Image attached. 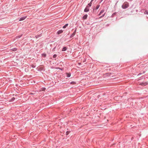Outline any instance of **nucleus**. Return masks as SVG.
<instances>
[{"instance_id":"6ab92c4d","label":"nucleus","mask_w":148,"mask_h":148,"mask_svg":"<svg viewBox=\"0 0 148 148\" xmlns=\"http://www.w3.org/2000/svg\"><path fill=\"white\" fill-rule=\"evenodd\" d=\"M40 37V35H36L35 36V37L36 38H38Z\"/></svg>"},{"instance_id":"20e7f679","label":"nucleus","mask_w":148,"mask_h":148,"mask_svg":"<svg viewBox=\"0 0 148 148\" xmlns=\"http://www.w3.org/2000/svg\"><path fill=\"white\" fill-rule=\"evenodd\" d=\"M147 82H142L140 83V84L142 86H146L147 84Z\"/></svg>"},{"instance_id":"cd10ccee","label":"nucleus","mask_w":148,"mask_h":148,"mask_svg":"<svg viewBox=\"0 0 148 148\" xmlns=\"http://www.w3.org/2000/svg\"><path fill=\"white\" fill-rule=\"evenodd\" d=\"M128 0L130 1H132V0Z\"/></svg>"},{"instance_id":"f8f14e48","label":"nucleus","mask_w":148,"mask_h":148,"mask_svg":"<svg viewBox=\"0 0 148 148\" xmlns=\"http://www.w3.org/2000/svg\"><path fill=\"white\" fill-rule=\"evenodd\" d=\"M104 12V10H101L100 12V13H99V15H101V13H103V12Z\"/></svg>"},{"instance_id":"1a4fd4ad","label":"nucleus","mask_w":148,"mask_h":148,"mask_svg":"<svg viewBox=\"0 0 148 148\" xmlns=\"http://www.w3.org/2000/svg\"><path fill=\"white\" fill-rule=\"evenodd\" d=\"M17 49L16 48H14L11 49V50L13 51H15L17 50Z\"/></svg>"},{"instance_id":"b1692460","label":"nucleus","mask_w":148,"mask_h":148,"mask_svg":"<svg viewBox=\"0 0 148 148\" xmlns=\"http://www.w3.org/2000/svg\"><path fill=\"white\" fill-rule=\"evenodd\" d=\"M43 55L45 57H46V54H43Z\"/></svg>"},{"instance_id":"f257e3e1","label":"nucleus","mask_w":148,"mask_h":148,"mask_svg":"<svg viewBox=\"0 0 148 148\" xmlns=\"http://www.w3.org/2000/svg\"><path fill=\"white\" fill-rule=\"evenodd\" d=\"M129 6V5L128 3L127 2H125L122 5V8L123 9H125L127 8Z\"/></svg>"},{"instance_id":"9d476101","label":"nucleus","mask_w":148,"mask_h":148,"mask_svg":"<svg viewBox=\"0 0 148 148\" xmlns=\"http://www.w3.org/2000/svg\"><path fill=\"white\" fill-rule=\"evenodd\" d=\"M68 25V24H65L63 27V28H66Z\"/></svg>"},{"instance_id":"f3484780","label":"nucleus","mask_w":148,"mask_h":148,"mask_svg":"<svg viewBox=\"0 0 148 148\" xmlns=\"http://www.w3.org/2000/svg\"><path fill=\"white\" fill-rule=\"evenodd\" d=\"M71 76V74L69 73H67V77H69Z\"/></svg>"},{"instance_id":"6e6552de","label":"nucleus","mask_w":148,"mask_h":148,"mask_svg":"<svg viewBox=\"0 0 148 148\" xmlns=\"http://www.w3.org/2000/svg\"><path fill=\"white\" fill-rule=\"evenodd\" d=\"M67 49V48L66 47H64L62 49V51H65Z\"/></svg>"},{"instance_id":"9b49d317","label":"nucleus","mask_w":148,"mask_h":148,"mask_svg":"<svg viewBox=\"0 0 148 148\" xmlns=\"http://www.w3.org/2000/svg\"><path fill=\"white\" fill-rule=\"evenodd\" d=\"M22 35L21 34L20 35L17 36L16 37V39L19 38H20V37H21L22 36Z\"/></svg>"},{"instance_id":"412c9836","label":"nucleus","mask_w":148,"mask_h":148,"mask_svg":"<svg viewBox=\"0 0 148 148\" xmlns=\"http://www.w3.org/2000/svg\"><path fill=\"white\" fill-rule=\"evenodd\" d=\"M144 13L145 14H148V12L147 11H145Z\"/></svg>"},{"instance_id":"0eeeda50","label":"nucleus","mask_w":148,"mask_h":148,"mask_svg":"<svg viewBox=\"0 0 148 148\" xmlns=\"http://www.w3.org/2000/svg\"><path fill=\"white\" fill-rule=\"evenodd\" d=\"M63 32V31L62 30H59L57 32L58 34H60L62 33Z\"/></svg>"},{"instance_id":"dca6fc26","label":"nucleus","mask_w":148,"mask_h":148,"mask_svg":"<svg viewBox=\"0 0 148 148\" xmlns=\"http://www.w3.org/2000/svg\"><path fill=\"white\" fill-rule=\"evenodd\" d=\"M57 56V55L56 54H54L53 56V58H55Z\"/></svg>"},{"instance_id":"423d86ee","label":"nucleus","mask_w":148,"mask_h":148,"mask_svg":"<svg viewBox=\"0 0 148 148\" xmlns=\"http://www.w3.org/2000/svg\"><path fill=\"white\" fill-rule=\"evenodd\" d=\"M87 17L88 15L87 14H85L83 16L82 18L83 19H86L87 18Z\"/></svg>"},{"instance_id":"ddd939ff","label":"nucleus","mask_w":148,"mask_h":148,"mask_svg":"<svg viewBox=\"0 0 148 148\" xmlns=\"http://www.w3.org/2000/svg\"><path fill=\"white\" fill-rule=\"evenodd\" d=\"M99 5H98L96 8L95 10L98 9L99 8Z\"/></svg>"},{"instance_id":"a211bd4d","label":"nucleus","mask_w":148,"mask_h":148,"mask_svg":"<svg viewBox=\"0 0 148 148\" xmlns=\"http://www.w3.org/2000/svg\"><path fill=\"white\" fill-rule=\"evenodd\" d=\"M45 88H42L41 89V90L42 91H44L45 90Z\"/></svg>"},{"instance_id":"f03ea898","label":"nucleus","mask_w":148,"mask_h":148,"mask_svg":"<svg viewBox=\"0 0 148 148\" xmlns=\"http://www.w3.org/2000/svg\"><path fill=\"white\" fill-rule=\"evenodd\" d=\"M89 11V8L88 5H87L84 10V12H88Z\"/></svg>"},{"instance_id":"2eb2a0df","label":"nucleus","mask_w":148,"mask_h":148,"mask_svg":"<svg viewBox=\"0 0 148 148\" xmlns=\"http://www.w3.org/2000/svg\"><path fill=\"white\" fill-rule=\"evenodd\" d=\"M70 132V131H67L66 132V135H68Z\"/></svg>"},{"instance_id":"bb28decb","label":"nucleus","mask_w":148,"mask_h":148,"mask_svg":"<svg viewBox=\"0 0 148 148\" xmlns=\"http://www.w3.org/2000/svg\"><path fill=\"white\" fill-rule=\"evenodd\" d=\"M94 0H91V2H92Z\"/></svg>"},{"instance_id":"4be33fe9","label":"nucleus","mask_w":148,"mask_h":148,"mask_svg":"<svg viewBox=\"0 0 148 148\" xmlns=\"http://www.w3.org/2000/svg\"><path fill=\"white\" fill-rule=\"evenodd\" d=\"M88 6L90 7L91 6V4L90 3H89L88 4Z\"/></svg>"},{"instance_id":"7ed1b4c3","label":"nucleus","mask_w":148,"mask_h":148,"mask_svg":"<svg viewBox=\"0 0 148 148\" xmlns=\"http://www.w3.org/2000/svg\"><path fill=\"white\" fill-rule=\"evenodd\" d=\"M27 18V16H25L22 17L21 18H20L19 21H22L23 20H24L25 19Z\"/></svg>"},{"instance_id":"39448f33","label":"nucleus","mask_w":148,"mask_h":148,"mask_svg":"<svg viewBox=\"0 0 148 148\" xmlns=\"http://www.w3.org/2000/svg\"><path fill=\"white\" fill-rule=\"evenodd\" d=\"M76 32V29H75V30L74 32H73V34L70 36V38H72L75 35Z\"/></svg>"},{"instance_id":"4468645a","label":"nucleus","mask_w":148,"mask_h":148,"mask_svg":"<svg viewBox=\"0 0 148 148\" xmlns=\"http://www.w3.org/2000/svg\"><path fill=\"white\" fill-rule=\"evenodd\" d=\"M15 99V98L14 97H13L11 99L10 101H13Z\"/></svg>"},{"instance_id":"c85d7f7f","label":"nucleus","mask_w":148,"mask_h":148,"mask_svg":"<svg viewBox=\"0 0 148 148\" xmlns=\"http://www.w3.org/2000/svg\"><path fill=\"white\" fill-rule=\"evenodd\" d=\"M79 64H80V63H79Z\"/></svg>"},{"instance_id":"aec40b11","label":"nucleus","mask_w":148,"mask_h":148,"mask_svg":"<svg viewBox=\"0 0 148 148\" xmlns=\"http://www.w3.org/2000/svg\"><path fill=\"white\" fill-rule=\"evenodd\" d=\"M105 14V13H104V14H103L102 16H100L99 17V18H102V17H103V16H104Z\"/></svg>"},{"instance_id":"a878e982","label":"nucleus","mask_w":148,"mask_h":148,"mask_svg":"<svg viewBox=\"0 0 148 148\" xmlns=\"http://www.w3.org/2000/svg\"><path fill=\"white\" fill-rule=\"evenodd\" d=\"M141 73H139V74H138V75H141Z\"/></svg>"},{"instance_id":"393cba45","label":"nucleus","mask_w":148,"mask_h":148,"mask_svg":"<svg viewBox=\"0 0 148 148\" xmlns=\"http://www.w3.org/2000/svg\"><path fill=\"white\" fill-rule=\"evenodd\" d=\"M90 3L91 4H92V2H91V1H90V3Z\"/></svg>"},{"instance_id":"5701e85b","label":"nucleus","mask_w":148,"mask_h":148,"mask_svg":"<svg viewBox=\"0 0 148 148\" xmlns=\"http://www.w3.org/2000/svg\"><path fill=\"white\" fill-rule=\"evenodd\" d=\"M32 68H33L35 67V66H34V65H33V64L32 65Z\"/></svg>"}]
</instances>
